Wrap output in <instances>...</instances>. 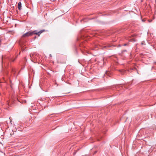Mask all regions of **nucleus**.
Returning a JSON list of instances; mask_svg holds the SVG:
<instances>
[{"mask_svg": "<svg viewBox=\"0 0 156 156\" xmlns=\"http://www.w3.org/2000/svg\"><path fill=\"white\" fill-rule=\"evenodd\" d=\"M44 30H42L38 31L37 30H35L32 31H29L23 35V37H28L33 34H37L38 36L44 31Z\"/></svg>", "mask_w": 156, "mask_h": 156, "instance_id": "obj_1", "label": "nucleus"}, {"mask_svg": "<svg viewBox=\"0 0 156 156\" xmlns=\"http://www.w3.org/2000/svg\"><path fill=\"white\" fill-rule=\"evenodd\" d=\"M21 5L22 4L21 2H19L18 3V8L19 10H20L21 9Z\"/></svg>", "mask_w": 156, "mask_h": 156, "instance_id": "obj_2", "label": "nucleus"}, {"mask_svg": "<svg viewBox=\"0 0 156 156\" xmlns=\"http://www.w3.org/2000/svg\"><path fill=\"white\" fill-rule=\"evenodd\" d=\"M119 71L122 74H123V73H124L125 71L123 70H120Z\"/></svg>", "mask_w": 156, "mask_h": 156, "instance_id": "obj_3", "label": "nucleus"}, {"mask_svg": "<svg viewBox=\"0 0 156 156\" xmlns=\"http://www.w3.org/2000/svg\"><path fill=\"white\" fill-rule=\"evenodd\" d=\"M93 34H94V36H96V34H97V33L96 32V31H94L93 33Z\"/></svg>", "mask_w": 156, "mask_h": 156, "instance_id": "obj_4", "label": "nucleus"}, {"mask_svg": "<svg viewBox=\"0 0 156 156\" xmlns=\"http://www.w3.org/2000/svg\"><path fill=\"white\" fill-rule=\"evenodd\" d=\"M127 44H124V46H126L127 45Z\"/></svg>", "mask_w": 156, "mask_h": 156, "instance_id": "obj_5", "label": "nucleus"}, {"mask_svg": "<svg viewBox=\"0 0 156 156\" xmlns=\"http://www.w3.org/2000/svg\"><path fill=\"white\" fill-rule=\"evenodd\" d=\"M148 21L149 22H151V21H152V20H148Z\"/></svg>", "mask_w": 156, "mask_h": 156, "instance_id": "obj_6", "label": "nucleus"}, {"mask_svg": "<svg viewBox=\"0 0 156 156\" xmlns=\"http://www.w3.org/2000/svg\"><path fill=\"white\" fill-rule=\"evenodd\" d=\"M124 87L127 89H128V88L126 87V86H125Z\"/></svg>", "mask_w": 156, "mask_h": 156, "instance_id": "obj_7", "label": "nucleus"}, {"mask_svg": "<svg viewBox=\"0 0 156 156\" xmlns=\"http://www.w3.org/2000/svg\"><path fill=\"white\" fill-rule=\"evenodd\" d=\"M4 56H2V59H4Z\"/></svg>", "mask_w": 156, "mask_h": 156, "instance_id": "obj_8", "label": "nucleus"}, {"mask_svg": "<svg viewBox=\"0 0 156 156\" xmlns=\"http://www.w3.org/2000/svg\"><path fill=\"white\" fill-rule=\"evenodd\" d=\"M36 38V36H35L34 37V39H35Z\"/></svg>", "mask_w": 156, "mask_h": 156, "instance_id": "obj_9", "label": "nucleus"}, {"mask_svg": "<svg viewBox=\"0 0 156 156\" xmlns=\"http://www.w3.org/2000/svg\"><path fill=\"white\" fill-rule=\"evenodd\" d=\"M50 57H52V55H51V54H50Z\"/></svg>", "mask_w": 156, "mask_h": 156, "instance_id": "obj_10", "label": "nucleus"}, {"mask_svg": "<svg viewBox=\"0 0 156 156\" xmlns=\"http://www.w3.org/2000/svg\"><path fill=\"white\" fill-rule=\"evenodd\" d=\"M126 51V50H124L123 51Z\"/></svg>", "mask_w": 156, "mask_h": 156, "instance_id": "obj_11", "label": "nucleus"}, {"mask_svg": "<svg viewBox=\"0 0 156 156\" xmlns=\"http://www.w3.org/2000/svg\"><path fill=\"white\" fill-rule=\"evenodd\" d=\"M142 20V21L143 22H144V20Z\"/></svg>", "mask_w": 156, "mask_h": 156, "instance_id": "obj_12", "label": "nucleus"}, {"mask_svg": "<svg viewBox=\"0 0 156 156\" xmlns=\"http://www.w3.org/2000/svg\"><path fill=\"white\" fill-rule=\"evenodd\" d=\"M97 152V151H95L94 154H95Z\"/></svg>", "mask_w": 156, "mask_h": 156, "instance_id": "obj_13", "label": "nucleus"}, {"mask_svg": "<svg viewBox=\"0 0 156 156\" xmlns=\"http://www.w3.org/2000/svg\"><path fill=\"white\" fill-rule=\"evenodd\" d=\"M111 46H109V45H108V47H110Z\"/></svg>", "mask_w": 156, "mask_h": 156, "instance_id": "obj_14", "label": "nucleus"}, {"mask_svg": "<svg viewBox=\"0 0 156 156\" xmlns=\"http://www.w3.org/2000/svg\"><path fill=\"white\" fill-rule=\"evenodd\" d=\"M15 59H14V60H12V62H13L15 60Z\"/></svg>", "mask_w": 156, "mask_h": 156, "instance_id": "obj_15", "label": "nucleus"}, {"mask_svg": "<svg viewBox=\"0 0 156 156\" xmlns=\"http://www.w3.org/2000/svg\"><path fill=\"white\" fill-rule=\"evenodd\" d=\"M106 47H107L106 46H104V48H106Z\"/></svg>", "mask_w": 156, "mask_h": 156, "instance_id": "obj_16", "label": "nucleus"}]
</instances>
